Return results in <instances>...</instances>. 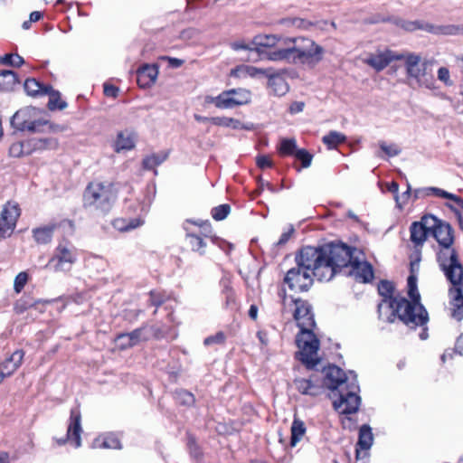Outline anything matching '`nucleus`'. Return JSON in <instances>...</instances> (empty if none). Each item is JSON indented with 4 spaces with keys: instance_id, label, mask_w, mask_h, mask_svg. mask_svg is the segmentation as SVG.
I'll use <instances>...</instances> for the list:
<instances>
[{
    "instance_id": "4be33fe9",
    "label": "nucleus",
    "mask_w": 463,
    "mask_h": 463,
    "mask_svg": "<svg viewBox=\"0 0 463 463\" xmlns=\"http://www.w3.org/2000/svg\"><path fill=\"white\" fill-rule=\"evenodd\" d=\"M280 40H282V37L277 34H258L253 37L251 43L255 46L254 52L259 56H263L265 52L260 48L274 47Z\"/></svg>"
},
{
    "instance_id": "f3484780",
    "label": "nucleus",
    "mask_w": 463,
    "mask_h": 463,
    "mask_svg": "<svg viewBox=\"0 0 463 463\" xmlns=\"http://www.w3.org/2000/svg\"><path fill=\"white\" fill-rule=\"evenodd\" d=\"M394 289V285L390 280L382 279L378 284L379 295L383 298L384 302H388L390 308H392V314L387 318V321L389 323L394 322V317H397L396 304H394L392 301L394 298H398L399 297H401L400 295L393 296Z\"/></svg>"
},
{
    "instance_id": "7ed1b4c3",
    "label": "nucleus",
    "mask_w": 463,
    "mask_h": 463,
    "mask_svg": "<svg viewBox=\"0 0 463 463\" xmlns=\"http://www.w3.org/2000/svg\"><path fill=\"white\" fill-rule=\"evenodd\" d=\"M410 275L407 278V294L410 299L405 297H399L393 299L396 304V315L400 321L407 326L412 325L423 326L429 322V314L420 302V294L418 290L417 275L413 273L414 262L410 264Z\"/></svg>"
},
{
    "instance_id": "473e14b6",
    "label": "nucleus",
    "mask_w": 463,
    "mask_h": 463,
    "mask_svg": "<svg viewBox=\"0 0 463 463\" xmlns=\"http://www.w3.org/2000/svg\"><path fill=\"white\" fill-rule=\"evenodd\" d=\"M427 32L434 34L458 35L463 33V25H434L428 23Z\"/></svg>"
},
{
    "instance_id": "09e8293b",
    "label": "nucleus",
    "mask_w": 463,
    "mask_h": 463,
    "mask_svg": "<svg viewBox=\"0 0 463 463\" xmlns=\"http://www.w3.org/2000/svg\"><path fill=\"white\" fill-rule=\"evenodd\" d=\"M40 300L34 301L29 298H21L14 305V311L16 314H23L27 309L33 307Z\"/></svg>"
},
{
    "instance_id": "49530a36",
    "label": "nucleus",
    "mask_w": 463,
    "mask_h": 463,
    "mask_svg": "<svg viewBox=\"0 0 463 463\" xmlns=\"http://www.w3.org/2000/svg\"><path fill=\"white\" fill-rule=\"evenodd\" d=\"M293 157L300 162L301 167L307 168L312 163L313 155L305 148H298Z\"/></svg>"
},
{
    "instance_id": "ddd939ff",
    "label": "nucleus",
    "mask_w": 463,
    "mask_h": 463,
    "mask_svg": "<svg viewBox=\"0 0 463 463\" xmlns=\"http://www.w3.org/2000/svg\"><path fill=\"white\" fill-rule=\"evenodd\" d=\"M404 59L403 53H395L391 50H385L377 54H371L366 60L365 63L374 69L376 71H382L392 61H402Z\"/></svg>"
},
{
    "instance_id": "423d86ee",
    "label": "nucleus",
    "mask_w": 463,
    "mask_h": 463,
    "mask_svg": "<svg viewBox=\"0 0 463 463\" xmlns=\"http://www.w3.org/2000/svg\"><path fill=\"white\" fill-rule=\"evenodd\" d=\"M114 195L110 184L104 183H90L84 190L82 206L85 209L94 207L102 213H107L112 208Z\"/></svg>"
},
{
    "instance_id": "4d7b16f0",
    "label": "nucleus",
    "mask_w": 463,
    "mask_h": 463,
    "mask_svg": "<svg viewBox=\"0 0 463 463\" xmlns=\"http://www.w3.org/2000/svg\"><path fill=\"white\" fill-rule=\"evenodd\" d=\"M411 196V187L409 183H407V189L402 194H396L394 200L396 203V206L399 209H402L403 205L406 204L409 199Z\"/></svg>"
},
{
    "instance_id": "338daca9",
    "label": "nucleus",
    "mask_w": 463,
    "mask_h": 463,
    "mask_svg": "<svg viewBox=\"0 0 463 463\" xmlns=\"http://www.w3.org/2000/svg\"><path fill=\"white\" fill-rule=\"evenodd\" d=\"M438 79L444 82L446 86H451L453 84V81L450 80L449 77V71L446 67H440L438 71Z\"/></svg>"
},
{
    "instance_id": "4c0bfd02",
    "label": "nucleus",
    "mask_w": 463,
    "mask_h": 463,
    "mask_svg": "<svg viewBox=\"0 0 463 463\" xmlns=\"http://www.w3.org/2000/svg\"><path fill=\"white\" fill-rule=\"evenodd\" d=\"M53 231V225H47L43 227L35 228L33 230V236L37 243L47 244L51 242L52 239Z\"/></svg>"
},
{
    "instance_id": "5fc2aeb1",
    "label": "nucleus",
    "mask_w": 463,
    "mask_h": 463,
    "mask_svg": "<svg viewBox=\"0 0 463 463\" xmlns=\"http://www.w3.org/2000/svg\"><path fill=\"white\" fill-rule=\"evenodd\" d=\"M379 146L381 150L390 157L396 156L402 152V149L395 144L387 145L384 141L379 142Z\"/></svg>"
},
{
    "instance_id": "4468645a",
    "label": "nucleus",
    "mask_w": 463,
    "mask_h": 463,
    "mask_svg": "<svg viewBox=\"0 0 463 463\" xmlns=\"http://www.w3.org/2000/svg\"><path fill=\"white\" fill-rule=\"evenodd\" d=\"M323 385L331 391L338 390L347 381L345 373L335 364H329L323 369Z\"/></svg>"
},
{
    "instance_id": "e2e57ef3",
    "label": "nucleus",
    "mask_w": 463,
    "mask_h": 463,
    "mask_svg": "<svg viewBox=\"0 0 463 463\" xmlns=\"http://www.w3.org/2000/svg\"><path fill=\"white\" fill-rule=\"evenodd\" d=\"M256 165L263 170L273 166V162L267 155H258L256 156Z\"/></svg>"
},
{
    "instance_id": "7c9ffc66",
    "label": "nucleus",
    "mask_w": 463,
    "mask_h": 463,
    "mask_svg": "<svg viewBox=\"0 0 463 463\" xmlns=\"http://www.w3.org/2000/svg\"><path fill=\"white\" fill-rule=\"evenodd\" d=\"M45 95L49 96V101L47 107L50 110L53 111L56 109L62 110L67 108L68 104L66 101L61 99V93L59 90H54L52 85L43 91Z\"/></svg>"
},
{
    "instance_id": "a211bd4d",
    "label": "nucleus",
    "mask_w": 463,
    "mask_h": 463,
    "mask_svg": "<svg viewBox=\"0 0 463 463\" xmlns=\"http://www.w3.org/2000/svg\"><path fill=\"white\" fill-rule=\"evenodd\" d=\"M158 66L156 64L145 63L137 71V82L140 88L151 87L156 80Z\"/></svg>"
},
{
    "instance_id": "f257e3e1",
    "label": "nucleus",
    "mask_w": 463,
    "mask_h": 463,
    "mask_svg": "<svg viewBox=\"0 0 463 463\" xmlns=\"http://www.w3.org/2000/svg\"><path fill=\"white\" fill-rule=\"evenodd\" d=\"M346 252L342 241H332L317 246H302L295 252L294 260L318 281H330L336 275L337 263L342 262Z\"/></svg>"
},
{
    "instance_id": "5701e85b",
    "label": "nucleus",
    "mask_w": 463,
    "mask_h": 463,
    "mask_svg": "<svg viewBox=\"0 0 463 463\" xmlns=\"http://www.w3.org/2000/svg\"><path fill=\"white\" fill-rule=\"evenodd\" d=\"M24 356L22 349L15 350L9 357L0 363L2 369L9 377L20 367Z\"/></svg>"
},
{
    "instance_id": "79ce46f5",
    "label": "nucleus",
    "mask_w": 463,
    "mask_h": 463,
    "mask_svg": "<svg viewBox=\"0 0 463 463\" xmlns=\"http://www.w3.org/2000/svg\"><path fill=\"white\" fill-rule=\"evenodd\" d=\"M35 150L43 151V150H55L59 146L58 139L52 137H34Z\"/></svg>"
},
{
    "instance_id": "b1692460",
    "label": "nucleus",
    "mask_w": 463,
    "mask_h": 463,
    "mask_svg": "<svg viewBox=\"0 0 463 463\" xmlns=\"http://www.w3.org/2000/svg\"><path fill=\"white\" fill-rule=\"evenodd\" d=\"M150 334L147 332V326H141L134 329L129 333H120V340H128L127 346H135L141 341H146L149 339Z\"/></svg>"
},
{
    "instance_id": "9b49d317",
    "label": "nucleus",
    "mask_w": 463,
    "mask_h": 463,
    "mask_svg": "<svg viewBox=\"0 0 463 463\" xmlns=\"http://www.w3.org/2000/svg\"><path fill=\"white\" fill-rule=\"evenodd\" d=\"M81 413L80 406L76 405L71 409L67 433L64 438L56 439L59 446L64 445L67 441L74 444L75 448L81 446Z\"/></svg>"
},
{
    "instance_id": "20e7f679",
    "label": "nucleus",
    "mask_w": 463,
    "mask_h": 463,
    "mask_svg": "<svg viewBox=\"0 0 463 463\" xmlns=\"http://www.w3.org/2000/svg\"><path fill=\"white\" fill-rule=\"evenodd\" d=\"M283 42L286 47L277 50L279 61L314 67L323 60L325 49L311 39L288 37Z\"/></svg>"
},
{
    "instance_id": "c03bdc74",
    "label": "nucleus",
    "mask_w": 463,
    "mask_h": 463,
    "mask_svg": "<svg viewBox=\"0 0 463 463\" xmlns=\"http://www.w3.org/2000/svg\"><path fill=\"white\" fill-rule=\"evenodd\" d=\"M0 62L7 66L19 68L24 63V60L18 53H5L0 57Z\"/></svg>"
},
{
    "instance_id": "dca6fc26",
    "label": "nucleus",
    "mask_w": 463,
    "mask_h": 463,
    "mask_svg": "<svg viewBox=\"0 0 463 463\" xmlns=\"http://www.w3.org/2000/svg\"><path fill=\"white\" fill-rule=\"evenodd\" d=\"M432 232L430 235L437 241L439 245H442L443 241L448 242L451 241L454 243V230L448 222L440 219H433Z\"/></svg>"
},
{
    "instance_id": "6e6552de",
    "label": "nucleus",
    "mask_w": 463,
    "mask_h": 463,
    "mask_svg": "<svg viewBox=\"0 0 463 463\" xmlns=\"http://www.w3.org/2000/svg\"><path fill=\"white\" fill-rule=\"evenodd\" d=\"M42 110L36 107L26 106L17 110L10 119L11 127L20 132L43 133Z\"/></svg>"
},
{
    "instance_id": "052dcab7",
    "label": "nucleus",
    "mask_w": 463,
    "mask_h": 463,
    "mask_svg": "<svg viewBox=\"0 0 463 463\" xmlns=\"http://www.w3.org/2000/svg\"><path fill=\"white\" fill-rule=\"evenodd\" d=\"M225 339H226V337H225L224 333L222 331H219L215 335H209L206 338H204L203 345L205 346H209V345H212L214 344L222 345L225 342Z\"/></svg>"
},
{
    "instance_id": "6ab92c4d",
    "label": "nucleus",
    "mask_w": 463,
    "mask_h": 463,
    "mask_svg": "<svg viewBox=\"0 0 463 463\" xmlns=\"http://www.w3.org/2000/svg\"><path fill=\"white\" fill-rule=\"evenodd\" d=\"M282 74V71H279L270 67V72L268 73L266 77L268 78V86L276 96H283L289 90V86Z\"/></svg>"
},
{
    "instance_id": "39448f33",
    "label": "nucleus",
    "mask_w": 463,
    "mask_h": 463,
    "mask_svg": "<svg viewBox=\"0 0 463 463\" xmlns=\"http://www.w3.org/2000/svg\"><path fill=\"white\" fill-rule=\"evenodd\" d=\"M436 260L445 278L451 284V292L455 293L453 299L458 309L463 306V265L451 241H443L442 245H439Z\"/></svg>"
},
{
    "instance_id": "13d9d810",
    "label": "nucleus",
    "mask_w": 463,
    "mask_h": 463,
    "mask_svg": "<svg viewBox=\"0 0 463 463\" xmlns=\"http://www.w3.org/2000/svg\"><path fill=\"white\" fill-rule=\"evenodd\" d=\"M221 295L222 297L233 294L235 291L232 286V280L228 276H223L220 279Z\"/></svg>"
},
{
    "instance_id": "c9c22d12",
    "label": "nucleus",
    "mask_w": 463,
    "mask_h": 463,
    "mask_svg": "<svg viewBox=\"0 0 463 463\" xmlns=\"http://www.w3.org/2000/svg\"><path fill=\"white\" fill-rule=\"evenodd\" d=\"M448 191H445L439 187H423V188H418L415 189L413 192V202L417 201L418 199L424 198L430 195H435L437 197L447 199L449 195Z\"/></svg>"
},
{
    "instance_id": "de8ad7c7",
    "label": "nucleus",
    "mask_w": 463,
    "mask_h": 463,
    "mask_svg": "<svg viewBox=\"0 0 463 463\" xmlns=\"http://www.w3.org/2000/svg\"><path fill=\"white\" fill-rule=\"evenodd\" d=\"M102 449H120L122 448L121 442L117 435L109 433L103 438L102 443L99 445Z\"/></svg>"
},
{
    "instance_id": "a878e982",
    "label": "nucleus",
    "mask_w": 463,
    "mask_h": 463,
    "mask_svg": "<svg viewBox=\"0 0 463 463\" xmlns=\"http://www.w3.org/2000/svg\"><path fill=\"white\" fill-rule=\"evenodd\" d=\"M20 84V80L15 71L11 70H3L0 71V90L13 91L16 85Z\"/></svg>"
},
{
    "instance_id": "69168bd1",
    "label": "nucleus",
    "mask_w": 463,
    "mask_h": 463,
    "mask_svg": "<svg viewBox=\"0 0 463 463\" xmlns=\"http://www.w3.org/2000/svg\"><path fill=\"white\" fill-rule=\"evenodd\" d=\"M24 145L21 141L12 144L9 147V156L12 157H22L24 156V151L23 150Z\"/></svg>"
},
{
    "instance_id": "0e129e2a",
    "label": "nucleus",
    "mask_w": 463,
    "mask_h": 463,
    "mask_svg": "<svg viewBox=\"0 0 463 463\" xmlns=\"http://www.w3.org/2000/svg\"><path fill=\"white\" fill-rule=\"evenodd\" d=\"M42 122H44V124H43V128L45 129V131L43 133H45V132L58 133V132H62L65 129V127H63L61 125L54 124L49 120H45V119L42 118Z\"/></svg>"
},
{
    "instance_id": "37998d69",
    "label": "nucleus",
    "mask_w": 463,
    "mask_h": 463,
    "mask_svg": "<svg viewBox=\"0 0 463 463\" xmlns=\"http://www.w3.org/2000/svg\"><path fill=\"white\" fill-rule=\"evenodd\" d=\"M298 148L295 138H283L280 141L279 153L282 156H293Z\"/></svg>"
},
{
    "instance_id": "2f4dec72",
    "label": "nucleus",
    "mask_w": 463,
    "mask_h": 463,
    "mask_svg": "<svg viewBox=\"0 0 463 463\" xmlns=\"http://www.w3.org/2000/svg\"><path fill=\"white\" fill-rule=\"evenodd\" d=\"M49 84H44L34 78H28L24 83V90L28 96H45L43 92Z\"/></svg>"
},
{
    "instance_id": "412c9836",
    "label": "nucleus",
    "mask_w": 463,
    "mask_h": 463,
    "mask_svg": "<svg viewBox=\"0 0 463 463\" xmlns=\"http://www.w3.org/2000/svg\"><path fill=\"white\" fill-rule=\"evenodd\" d=\"M428 219V217H421L420 221L413 222L411 224L410 240L415 247L422 246L430 234L424 224Z\"/></svg>"
},
{
    "instance_id": "aec40b11",
    "label": "nucleus",
    "mask_w": 463,
    "mask_h": 463,
    "mask_svg": "<svg viewBox=\"0 0 463 463\" xmlns=\"http://www.w3.org/2000/svg\"><path fill=\"white\" fill-rule=\"evenodd\" d=\"M373 444V434L368 424H363L359 428L358 440L355 444V458H361V450H368Z\"/></svg>"
},
{
    "instance_id": "ea45409f",
    "label": "nucleus",
    "mask_w": 463,
    "mask_h": 463,
    "mask_svg": "<svg viewBox=\"0 0 463 463\" xmlns=\"http://www.w3.org/2000/svg\"><path fill=\"white\" fill-rule=\"evenodd\" d=\"M167 157L168 152L154 153L143 158L142 166L146 170H153L156 166L164 163Z\"/></svg>"
},
{
    "instance_id": "58836bf2",
    "label": "nucleus",
    "mask_w": 463,
    "mask_h": 463,
    "mask_svg": "<svg viewBox=\"0 0 463 463\" xmlns=\"http://www.w3.org/2000/svg\"><path fill=\"white\" fill-rule=\"evenodd\" d=\"M395 25L406 32H414L416 30L427 32L428 23L421 20L409 21L398 16Z\"/></svg>"
},
{
    "instance_id": "bb28decb",
    "label": "nucleus",
    "mask_w": 463,
    "mask_h": 463,
    "mask_svg": "<svg viewBox=\"0 0 463 463\" xmlns=\"http://www.w3.org/2000/svg\"><path fill=\"white\" fill-rule=\"evenodd\" d=\"M144 224V220L136 218H117L112 221V226L120 232H127L135 230Z\"/></svg>"
},
{
    "instance_id": "a19ab883",
    "label": "nucleus",
    "mask_w": 463,
    "mask_h": 463,
    "mask_svg": "<svg viewBox=\"0 0 463 463\" xmlns=\"http://www.w3.org/2000/svg\"><path fill=\"white\" fill-rule=\"evenodd\" d=\"M187 449L192 458L199 461L203 457L202 447L198 444L195 436L192 433H187Z\"/></svg>"
},
{
    "instance_id": "9d476101",
    "label": "nucleus",
    "mask_w": 463,
    "mask_h": 463,
    "mask_svg": "<svg viewBox=\"0 0 463 463\" xmlns=\"http://www.w3.org/2000/svg\"><path fill=\"white\" fill-rule=\"evenodd\" d=\"M316 276L296 265L286 272L283 284L287 285L291 291L303 293L312 288Z\"/></svg>"
},
{
    "instance_id": "6e6d98bb",
    "label": "nucleus",
    "mask_w": 463,
    "mask_h": 463,
    "mask_svg": "<svg viewBox=\"0 0 463 463\" xmlns=\"http://www.w3.org/2000/svg\"><path fill=\"white\" fill-rule=\"evenodd\" d=\"M211 242L213 245L219 247L222 250H223L226 254H229L233 249V245L224 239H222L216 235L211 236Z\"/></svg>"
},
{
    "instance_id": "1a4fd4ad",
    "label": "nucleus",
    "mask_w": 463,
    "mask_h": 463,
    "mask_svg": "<svg viewBox=\"0 0 463 463\" xmlns=\"http://www.w3.org/2000/svg\"><path fill=\"white\" fill-rule=\"evenodd\" d=\"M78 255L76 249L70 243H59L54 253L45 265L47 269H53L54 271L69 270L77 261Z\"/></svg>"
},
{
    "instance_id": "c756f323",
    "label": "nucleus",
    "mask_w": 463,
    "mask_h": 463,
    "mask_svg": "<svg viewBox=\"0 0 463 463\" xmlns=\"http://www.w3.org/2000/svg\"><path fill=\"white\" fill-rule=\"evenodd\" d=\"M250 91L246 89L238 88L237 94L232 99H226L222 100V104H223L226 107H229L230 109L238 106L248 104L250 102Z\"/></svg>"
},
{
    "instance_id": "f03ea898",
    "label": "nucleus",
    "mask_w": 463,
    "mask_h": 463,
    "mask_svg": "<svg viewBox=\"0 0 463 463\" xmlns=\"http://www.w3.org/2000/svg\"><path fill=\"white\" fill-rule=\"evenodd\" d=\"M290 298L296 306L293 317L299 328L295 339L299 350L296 352L295 358L307 369L312 370L320 363V358L317 357L320 341L314 333L316 321L313 307L307 300L292 296Z\"/></svg>"
},
{
    "instance_id": "680f3d73",
    "label": "nucleus",
    "mask_w": 463,
    "mask_h": 463,
    "mask_svg": "<svg viewBox=\"0 0 463 463\" xmlns=\"http://www.w3.org/2000/svg\"><path fill=\"white\" fill-rule=\"evenodd\" d=\"M16 224L14 223V225L11 224L8 221H2V218H0V238H6L9 237L14 230L15 229Z\"/></svg>"
},
{
    "instance_id": "603ef678",
    "label": "nucleus",
    "mask_w": 463,
    "mask_h": 463,
    "mask_svg": "<svg viewBox=\"0 0 463 463\" xmlns=\"http://www.w3.org/2000/svg\"><path fill=\"white\" fill-rule=\"evenodd\" d=\"M349 374L351 375V378L347 377V381H345L346 383V392L349 393H356L360 392V386L358 384L357 381V374L354 371H349Z\"/></svg>"
},
{
    "instance_id": "3c124183",
    "label": "nucleus",
    "mask_w": 463,
    "mask_h": 463,
    "mask_svg": "<svg viewBox=\"0 0 463 463\" xmlns=\"http://www.w3.org/2000/svg\"><path fill=\"white\" fill-rule=\"evenodd\" d=\"M176 399L180 404L184 406H193L195 402L194 394L184 389L176 392Z\"/></svg>"
},
{
    "instance_id": "8fccbe9b",
    "label": "nucleus",
    "mask_w": 463,
    "mask_h": 463,
    "mask_svg": "<svg viewBox=\"0 0 463 463\" xmlns=\"http://www.w3.org/2000/svg\"><path fill=\"white\" fill-rule=\"evenodd\" d=\"M297 390L303 395H308L311 392L312 377L309 379L297 378L294 380Z\"/></svg>"
},
{
    "instance_id": "f8f14e48",
    "label": "nucleus",
    "mask_w": 463,
    "mask_h": 463,
    "mask_svg": "<svg viewBox=\"0 0 463 463\" xmlns=\"http://www.w3.org/2000/svg\"><path fill=\"white\" fill-rule=\"evenodd\" d=\"M361 402V397L356 393L339 392V397L333 402V406L341 414L350 415L358 411Z\"/></svg>"
},
{
    "instance_id": "a18cd8bd",
    "label": "nucleus",
    "mask_w": 463,
    "mask_h": 463,
    "mask_svg": "<svg viewBox=\"0 0 463 463\" xmlns=\"http://www.w3.org/2000/svg\"><path fill=\"white\" fill-rule=\"evenodd\" d=\"M231 213V205L222 203L211 210V215L215 221L224 220Z\"/></svg>"
},
{
    "instance_id": "0eeeda50",
    "label": "nucleus",
    "mask_w": 463,
    "mask_h": 463,
    "mask_svg": "<svg viewBox=\"0 0 463 463\" xmlns=\"http://www.w3.org/2000/svg\"><path fill=\"white\" fill-rule=\"evenodd\" d=\"M343 247L345 248L347 256L344 255L342 262L337 263L336 274L341 272L344 268L351 267L350 275L354 276L358 281L365 284L372 282L374 278L373 265L367 260L361 261L354 255L357 251L356 247L345 242H343Z\"/></svg>"
},
{
    "instance_id": "cd10ccee",
    "label": "nucleus",
    "mask_w": 463,
    "mask_h": 463,
    "mask_svg": "<svg viewBox=\"0 0 463 463\" xmlns=\"http://www.w3.org/2000/svg\"><path fill=\"white\" fill-rule=\"evenodd\" d=\"M21 214V209L17 203L8 201L3 206L1 216L2 221H8L12 225L16 224Z\"/></svg>"
},
{
    "instance_id": "864d4df0",
    "label": "nucleus",
    "mask_w": 463,
    "mask_h": 463,
    "mask_svg": "<svg viewBox=\"0 0 463 463\" xmlns=\"http://www.w3.org/2000/svg\"><path fill=\"white\" fill-rule=\"evenodd\" d=\"M28 279L29 275L25 271L18 273L14 281V290L20 293L26 285Z\"/></svg>"
},
{
    "instance_id": "774afa93",
    "label": "nucleus",
    "mask_w": 463,
    "mask_h": 463,
    "mask_svg": "<svg viewBox=\"0 0 463 463\" xmlns=\"http://www.w3.org/2000/svg\"><path fill=\"white\" fill-rule=\"evenodd\" d=\"M317 25V22H312L304 18L296 17L295 27L303 30H308Z\"/></svg>"
},
{
    "instance_id": "bf43d9fd",
    "label": "nucleus",
    "mask_w": 463,
    "mask_h": 463,
    "mask_svg": "<svg viewBox=\"0 0 463 463\" xmlns=\"http://www.w3.org/2000/svg\"><path fill=\"white\" fill-rule=\"evenodd\" d=\"M245 74L251 78H256L260 75L267 77L268 73L270 72V68L261 69L254 66L245 65Z\"/></svg>"
},
{
    "instance_id": "393cba45",
    "label": "nucleus",
    "mask_w": 463,
    "mask_h": 463,
    "mask_svg": "<svg viewBox=\"0 0 463 463\" xmlns=\"http://www.w3.org/2000/svg\"><path fill=\"white\" fill-rule=\"evenodd\" d=\"M185 241L191 250L198 255L203 256L206 253L207 242L201 234L187 231Z\"/></svg>"
},
{
    "instance_id": "2eb2a0df",
    "label": "nucleus",
    "mask_w": 463,
    "mask_h": 463,
    "mask_svg": "<svg viewBox=\"0 0 463 463\" xmlns=\"http://www.w3.org/2000/svg\"><path fill=\"white\" fill-rule=\"evenodd\" d=\"M406 73L409 78L415 79L420 85H423L428 89H430L433 85V78L430 75V79H426V82H421L420 78V56L419 54L411 52L404 54Z\"/></svg>"
},
{
    "instance_id": "e433bc0d",
    "label": "nucleus",
    "mask_w": 463,
    "mask_h": 463,
    "mask_svg": "<svg viewBox=\"0 0 463 463\" xmlns=\"http://www.w3.org/2000/svg\"><path fill=\"white\" fill-rule=\"evenodd\" d=\"M322 142L328 149H335L339 145L346 143L347 137L338 131L331 130L322 137Z\"/></svg>"
},
{
    "instance_id": "72a5a7b5",
    "label": "nucleus",
    "mask_w": 463,
    "mask_h": 463,
    "mask_svg": "<svg viewBox=\"0 0 463 463\" xmlns=\"http://www.w3.org/2000/svg\"><path fill=\"white\" fill-rule=\"evenodd\" d=\"M238 89H230L223 90L218 96L213 97L207 95L204 97V105L214 104L217 109H229V107L224 106L222 100L226 99H232L237 94Z\"/></svg>"
},
{
    "instance_id": "f704fd0d",
    "label": "nucleus",
    "mask_w": 463,
    "mask_h": 463,
    "mask_svg": "<svg viewBox=\"0 0 463 463\" xmlns=\"http://www.w3.org/2000/svg\"><path fill=\"white\" fill-rule=\"evenodd\" d=\"M306 431L307 428L304 421L295 417L290 428L291 435L289 446L291 448L296 447L297 444L301 440L302 437L305 435Z\"/></svg>"
},
{
    "instance_id": "c85d7f7f",
    "label": "nucleus",
    "mask_w": 463,
    "mask_h": 463,
    "mask_svg": "<svg viewBox=\"0 0 463 463\" xmlns=\"http://www.w3.org/2000/svg\"><path fill=\"white\" fill-rule=\"evenodd\" d=\"M135 133L126 129L118 134L115 142L116 151L131 150L135 147Z\"/></svg>"
}]
</instances>
